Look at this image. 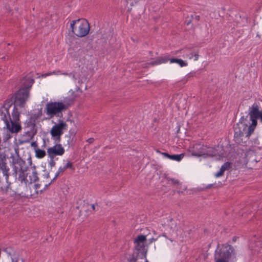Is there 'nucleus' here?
Here are the masks:
<instances>
[{
  "label": "nucleus",
  "instance_id": "2eb2a0df",
  "mask_svg": "<svg viewBox=\"0 0 262 262\" xmlns=\"http://www.w3.org/2000/svg\"><path fill=\"white\" fill-rule=\"evenodd\" d=\"M203 157L206 158L208 157H213L216 155V150L215 148L211 147L204 146Z\"/></svg>",
  "mask_w": 262,
  "mask_h": 262
},
{
  "label": "nucleus",
  "instance_id": "f03ea898",
  "mask_svg": "<svg viewBox=\"0 0 262 262\" xmlns=\"http://www.w3.org/2000/svg\"><path fill=\"white\" fill-rule=\"evenodd\" d=\"M13 174L16 180L19 182L24 190L18 188L17 193L23 196H33L41 191L39 189L40 185L34 184L38 179L37 173L35 166L27 167L26 162L19 157L13 158L12 160Z\"/></svg>",
  "mask_w": 262,
  "mask_h": 262
},
{
  "label": "nucleus",
  "instance_id": "a211bd4d",
  "mask_svg": "<svg viewBox=\"0 0 262 262\" xmlns=\"http://www.w3.org/2000/svg\"><path fill=\"white\" fill-rule=\"evenodd\" d=\"M169 62L170 63H176L180 67H184L188 66V62L186 61L179 58H171L169 59Z\"/></svg>",
  "mask_w": 262,
  "mask_h": 262
},
{
  "label": "nucleus",
  "instance_id": "1a4fd4ad",
  "mask_svg": "<svg viewBox=\"0 0 262 262\" xmlns=\"http://www.w3.org/2000/svg\"><path fill=\"white\" fill-rule=\"evenodd\" d=\"M64 151V148L60 144H56L47 149L48 155L52 159L56 156H62Z\"/></svg>",
  "mask_w": 262,
  "mask_h": 262
},
{
  "label": "nucleus",
  "instance_id": "393cba45",
  "mask_svg": "<svg viewBox=\"0 0 262 262\" xmlns=\"http://www.w3.org/2000/svg\"><path fill=\"white\" fill-rule=\"evenodd\" d=\"M231 166V163L230 162H227L225 163L221 167V169L224 172L226 170H228L230 168Z\"/></svg>",
  "mask_w": 262,
  "mask_h": 262
},
{
  "label": "nucleus",
  "instance_id": "0eeeda50",
  "mask_svg": "<svg viewBox=\"0 0 262 262\" xmlns=\"http://www.w3.org/2000/svg\"><path fill=\"white\" fill-rule=\"evenodd\" d=\"M255 128H254L252 131H251L250 130V125L248 126L243 122L237 123L234 128V136L236 137L242 136L249 137L253 134Z\"/></svg>",
  "mask_w": 262,
  "mask_h": 262
},
{
  "label": "nucleus",
  "instance_id": "dca6fc26",
  "mask_svg": "<svg viewBox=\"0 0 262 262\" xmlns=\"http://www.w3.org/2000/svg\"><path fill=\"white\" fill-rule=\"evenodd\" d=\"M0 169L2 171L3 177L9 178V168L4 160H2V161L0 162Z\"/></svg>",
  "mask_w": 262,
  "mask_h": 262
},
{
  "label": "nucleus",
  "instance_id": "72a5a7b5",
  "mask_svg": "<svg viewBox=\"0 0 262 262\" xmlns=\"http://www.w3.org/2000/svg\"><path fill=\"white\" fill-rule=\"evenodd\" d=\"M11 262H25V260L23 259L20 260L12 259Z\"/></svg>",
  "mask_w": 262,
  "mask_h": 262
},
{
  "label": "nucleus",
  "instance_id": "412c9836",
  "mask_svg": "<svg viewBox=\"0 0 262 262\" xmlns=\"http://www.w3.org/2000/svg\"><path fill=\"white\" fill-rule=\"evenodd\" d=\"M195 76L194 73H189L187 74L184 77H183L181 81L183 83H186L188 80H189L191 78Z\"/></svg>",
  "mask_w": 262,
  "mask_h": 262
},
{
  "label": "nucleus",
  "instance_id": "ea45409f",
  "mask_svg": "<svg viewBox=\"0 0 262 262\" xmlns=\"http://www.w3.org/2000/svg\"><path fill=\"white\" fill-rule=\"evenodd\" d=\"M145 262H149V261L148 260V259L146 258H145Z\"/></svg>",
  "mask_w": 262,
  "mask_h": 262
},
{
  "label": "nucleus",
  "instance_id": "c9c22d12",
  "mask_svg": "<svg viewBox=\"0 0 262 262\" xmlns=\"http://www.w3.org/2000/svg\"><path fill=\"white\" fill-rule=\"evenodd\" d=\"M157 240V238H151L149 239V243H151L153 242H155Z\"/></svg>",
  "mask_w": 262,
  "mask_h": 262
},
{
  "label": "nucleus",
  "instance_id": "473e14b6",
  "mask_svg": "<svg viewBox=\"0 0 262 262\" xmlns=\"http://www.w3.org/2000/svg\"><path fill=\"white\" fill-rule=\"evenodd\" d=\"M171 181L173 185H179V182L177 180L171 179Z\"/></svg>",
  "mask_w": 262,
  "mask_h": 262
},
{
  "label": "nucleus",
  "instance_id": "58836bf2",
  "mask_svg": "<svg viewBox=\"0 0 262 262\" xmlns=\"http://www.w3.org/2000/svg\"><path fill=\"white\" fill-rule=\"evenodd\" d=\"M91 207L93 210H95V205L94 204L91 205Z\"/></svg>",
  "mask_w": 262,
  "mask_h": 262
},
{
  "label": "nucleus",
  "instance_id": "e433bc0d",
  "mask_svg": "<svg viewBox=\"0 0 262 262\" xmlns=\"http://www.w3.org/2000/svg\"><path fill=\"white\" fill-rule=\"evenodd\" d=\"M50 164L52 166L55 165V162L53 160H52V161L50 162Z\"/></svg>",
  "mask_w": 262,
  "mask_h": 262
},
{
  "label": "nucleus",
  "instance_id": "423d86ee",
  "mask_svg": "<svg viewBox=\"0 0 262 262\" xmlns=\"http://www.w3.org/2000/svg\"><path fill=\"white\" fill-rule=\"evenodd\" d=\"M259 103H254L249 108V115L251 123L250 124V130L252 131L255 128L257 124V119L259 118L262 111H259Z\"/></svg>",
  "mask_w": 262,
  "mask_h": 262
},
{
  "label": "nucleus",
  "instance_id": "f8f14e48",
  "mask_svg": "<svg viewBox=\"0 0 262 262\" xmlns=\"http://www.w3.org/2000/svg\"><path fill=\"white\" fill-rule=\"evenodd\" d=\"M146 240V236L144 235H138L134 240L135 247L139 251L143 250L145 247V242Z\"/></svg>",
  "mask_w": 262,
  "mask_h": 262
},
{
  "label": "nucleus",
  "instance_id": "7c9ffc66",
  "mask_svg": "<svg viewBox=\"0 0 262 262\" xmlns=\"http://www.w3.org/2000/svg\"><path fill=\"white\" fill-rule=\"evenodd\" d=\"M161 154L164 156V157L171 160V155H169L166 152H162Z\"/></svg>",
  "mask_w": 262,
  "mask_h": 262
},
{
  "label": "nucleus",
  "instance_id": "f257e3e1",
  "mask_svg": "<svg viewBox=\"0 0 262 262\" xmlns=\"http://www.w3.org/2000/svg\"><path fill=\"white\" fill-rule=\"evenodd\" d=\"M22 82L24 88L20 89L15 94L14 107L11 116L7 108H5L4 111H0V119L4 121L5 127L11 134H17L22 129L20 112L18 111L17 107H25L26 102L29 98V91L34 82V80L28 77L23 79Z\"/></svg>",
  "mask_w": 262,
  "mask_h": 262
},
{
  "label": "nucleus",
  "instance_id": "4be33fe9",
  "mask_svg": "<svg viewBox=\"0 0 262 262\" xmlns=\"http://www.w3.org/2000/svg\"><path fill=\"white\" fill-rule=\"evenodd\" d=\"M184 157V155L183 154L180 155H172L171 160L179 162Z\"/></svg>",
  "mask_w": 262,
  "mask_h": 262
},
{
  "label": "nucleus",
  "instance_id": "bb28decb",
  "mask_svg": "<svg viewBox=\"0 0 262 262\" xmlns=\"http://www.w3.org/2000/svg\"><path fill=\"white\" fill-rule=\"evenodd\" d=\"M55 74L57 75H67V76H70L71 74H69L68 73H61L60 71H58L57 72H53V73H48L47 74V76L51 75L52 74Z\"/></svg>",
  "mask_w": 262,
  "mask_h": 262
},
{
  "label": "nucleus",
  "instance_id": "4468645a",
  "mask_svg": "<svg viewBox=\"0 0 262 262\" xmlns=\"http://www.w3.org/2000/svg\"><path fill=\"white\" fill-rule=\"evenodd\" d=\"M10 183L9 182V178L0 177V191L6 192L9 189Z\"/></svg>",
  "mask_w": 262,
  "mask_h": 262
},
{
  "label": "nucleus",
  "instance_id": "2f4dec72",
  "mask_svg": "<svg viewBox=\"0 0 262 262\" xmlns=\"http://www.w3.org/2000/svg\"><path fill=\"white\" fill-rule=\"evenodd\" d=\"M31 146H32V147H34V149H35V148H38L37 147V143H36V142H32L31 143Z\"/></svg>",
  "mask_w": 262,
  "mask_h": 262
},
{
  "label": "nucleus",
  "instance_id": "c85d7f7f",
  "mask_svg": "<svg viewBox=\"0 0 262 262\" xmlns=\"http://www.w3.org/2000/svg\"><path fill=\"white\" fill-rule=\"evenodd\" d=\"M64 167L66 168V170L67 168H70V169H71L72 170L74 169V168L73 167V164L71 162H67V164L64 166Z\"/></svg>",
  "mask_w": 262,
  "mask_h": 262
},
{
  "label": "nucleus",
  "instance_id": "5701e85b",
  "mask_svg": "<svg viewBox=\"0 0 262 262\" xmlns=\"http://www.w3.org/2000/svg\"><path fill=\"white\" fill-rule=\"evenodd\" d=\"M231 166V163L230 162H227L225 163L221 167V169L224 172L226 170H228L230 168Z\"/></svg>",
  "mask_w": 262,
  "mask_h": 262
},
{
  "label": "nucleus",
  "instance_id": "6ab92c4d",
  "mask_svg": "<svg viewBox=\"0 0 262 262\" xmlns=\"http://www.w3.org/2000/svg\"><path fill=\"white\" fill-rule=\"evenodd\" d=\"M170 59V58H169L168 56L159 57L156 59V60L154 61V63H152V65H157L166 63L168 61H169Z\"/></svg>",
  "mask_w": 262,
  "mask_h": 262
},
{
  "label": "nucleus",
  "instance_id": "f3484780",
  "mask_svg": "<svg viewBox=\"0 0 262 262\" xmlns=\"http://www.w3.org/2000/svg\"><path fill=\"white\" fill-rule=\"evenodd\" d=\"M123 262H143L138 259L137 257L133 254H126L123 259Z\"/></svg>",
  "mask_w": 262,
  "mask_h": 262
},
{
  "label": "nucleus",
  "instance_id": "9d476101",
  "mask_svg": "<svg viewBox=\"0 0 262 262\" xmlns=\"http://www.w3.org/2000/svg\"><path fill=\"white\" fill-rule=\"evenodd\" d=\"M204 145L200 143L191 145L188 150L193 156L202 157L203 153Z\"/></svg>",
  "mask_w": 262,
  "mask_h": 262
},
{
  "label": "nucleus",
  "instance_id": "a878e982",
  "mask_svg": "<svg viewBox=\"0 0 262 262\" xmlns=\"http://www.w3.org/2000/svg\"><path fill=\"white\" fill-rule=\"evenodd\" d=\"M65 170H66V168L64 167V166H63V167L60 166L59 167L58 170L57 171V172L55 173V178H56L58 176L62 174Z\"/></svg>",
  "mask_w": 262,
  "mask_h": 262
},
{
  "label": "nucleus",
  "instance_id": "b1692460",
  "mask_svg": "<svg viewBox=\"0 0 262 262\" xmlns=\"http://www.w3.org/2000/svg\"><path fill=\"white\" fill-rule=\"evenodd\" d=\"M231 166V163L230 162H227L225 163L221 167V169L224 172L226 170H228L230 168Z\"/></svg>",
  "mask_w": 262,
  "mask_h": 262
},
{
  "label": "nucleus",
  "instance_id": "20e7f679",
  "mask_svg": "<svg viewBox=\"0 0 262 262\" xmlns=\"http://www.w3.org/2000/svg\"><path fill=\"white\" fill-rule=\"evenodd\" d=\"M70 28L76 36L82 37L88 34L90 27L87 20L80 18L72 20L70 24Z\"/></svg>",
  "mask_w": 262,
  "mask_h": 262
},
{
  "label": "nucleus",
  "instance_id": "ddd939ff",
  "mask_svg": "<svg viewBox=\"0 0 262 262\" xmlns=\"http://www.w3.org/2000/svg\"><path fill=\"white\" fill-rule=\"evenodd\" d=\"M179 52H181L183 54L182 57L184 58H188L189 59H193L194 61H197L199 59V55L198 52L193 54L190 50L184 49L177 51L176 54Z\"/></svg>",
  "mask_w": 262,
  "mask_h": 262
},
{
  "label": "nucleus",
  "instance_id": "c756f323",
  "mask_svg": "<svg viewBox=\"0 0 262 262\" xmlns=\"http://www.w3.org/2000/svg\"><path fill=\"white\" fill-rule=\"evenodd\" d=\"M224 172L220 169V171L214 174V176L216 178H219L223 176Z\"/></svg>",
  "mask_w": 262,
  "mask_h": 262
},
{
  "label": "nucleus",
  "instance_id": "39448f33",
  "mask_svg": "<svg viewBox=\"0 0 262 262\" xmlns=\"http://www.w3.org/2000/svg\"><path fill=\"white\" fill-rule=\"evenodd\" d=\"M67 108L68 106L62 102H50L46 104L45 112L50 118L54 117H61L62 116V112Z\"/></svg>",
  "mask_w": 262,
  "mask_h": 262
},
{
  "label": "nucleus",
  "instance_id": "aec40b11",
  "mask_svg": "<svg viewBox=\"0 0 262 262\" xmlns=\"http://www.w3.org/2000/svg\"><path fill=\"white\" fill-rule=\"evenodd\" d=\"M46 153L45 150L39 148L35 149V156L36 158L39 159H42L46 156Z\"/></svg>",
  "mask_w": 262,
  "mask_h": 262
},
{
  "label": "nucleus",
  "instance_id": "6e6552de",
  "mask_svg": "<svg viewBox=\"0 0 262 262\" xmlns=\"http://www.w3.org/2000/svg\"><path fill=\"white\" fill-rule=\"evenodd\" d=\"M68 124L62 120H59L57 124L52 127L50 134L53 137H60L64 130L68 129Z\"/></svg>",
  "mask_w": 262,
  "mask_h": 262
},
{
  "label": "nucleus",
  "instance_id": "4c0bfd02",
  "mask_svg": "<svg viewBox=\"0 0 262 262\" xmlns=\"http://www.w3.org/2000/svg\"><path fill=\"white\" fill-rule=\"evenodd\" d=\"M260 245H261V242H260V241L257 242L256 243V246H260Z\"/></svg>",
  "mask_w": 262,
  "mask_h": 262
},
{
  "label": "nucleus",
  "instance_id": "9b49d317",
  "mask_svg": "<svg viewBox=\"0 0 262 262\" xmlns=\"http://www.w3.org/2000/svg\"><path fill=\"white\" fill-rule=\"evenodd\" d=\"M165 230L170 233H172L177 228V223L175 220L169 217L166 221L162 223Z\"/></svg>",
  "mask_w": 262,
  "mask_h": 262
},
{
  "label": "nucleus",
  "instance_id": "cd10ccee",
  "mask_svg": "<svg viewBox=\"0 0 262 262\" xmlns=\"http://www.w3.org/2000/svg\"><path fill=\"white\" fill-rule=\"evenodd\" d=\"M12 134L11 133L9 132V133H6L3 136V140L4 142H6L7 140L10 139L12 137Z\"/></svg>",
  "mask_w": 262,
  "mask_h": 262
},
{
  "label": "nucleus",
  "instance_id": "f704fd0d",
  "mask_svg": "<svg viewBox=\"0 0 262 262\" xmlns=\"http://www.w3.org/2000/svg\"><path fill=\"white\" fill-rule=\"evenodd\" d=\"M94 141V139L91 138L87 140V142L89 143H92Z\"/></svg>",
  "mask_w": 262,
  "mask_h": 262
},
{
  "label": "nucleus",
  "instance_id": "7ed1b4c3",
  "mask_svg": "<svg viewBox=\"0 0 262 262\" xmlns=\"http://www.w3.org/2000/svg\"><path fill=\"white\" fill-rule=\"evenodd\" d=\"M214 262H236L234 249L229 244L219 245L214 252Z\"/></svg>",
  "mask_w": 262,
  "mask_h": 262
}]
</instances>
